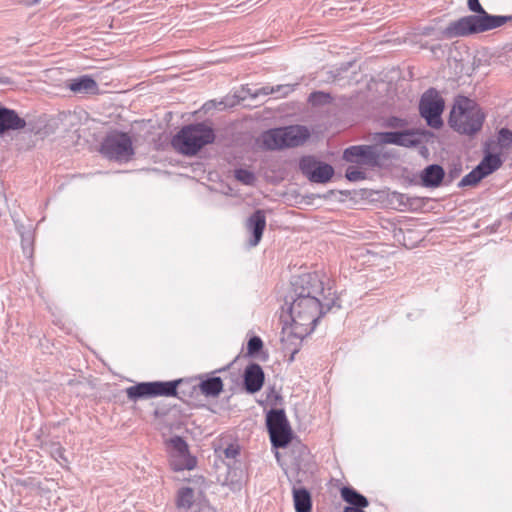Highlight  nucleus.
<instances>
[{
    "label": "nucleus",
    "mask_w": 512,
    "mask_h": 512,
    "mask_svg": "<svg viewBox=\"0 0 512 512\" xmlns=\"http://www.w3.org/2000/svg\"><path fill=\"white\" fill-rule=\"evenodd\" d=\"M292 285L295 297L288 308L291 324L283 328V334L303 340L314 331L320 317L331 310L333 302H323L324 285L317 273L300 275Z\"/></svg>",
    "instance_id": "1"
},
{
    "label": "nucleus",
    "mask_w": 512,
    "mask_h": 512,
    "mask_svg": "<svg viewBox=\"0 0 512 512\" xmlns=\"http://www.w3.org/2000/svg\"><path fill=\"white\" fill-rule=\"evenodd\" d=\"M468 9L473 15H467L450 22L442 31L444 39H454L479 34L501 27L512 19L511 16L490 15L479 0H468Z\"/></svg>",
    "instance_id": "2"
},
{
    "label": "nucleus",
    "mask_w": 512,
    "mask_h": 512,
    "mask_svg": "<svg viewBox=\"0 0 512 512\" xmlns=\"http://www.w3.org/2000/svg\"><path fill=\"white\" fill-rule=\"evenodd\" d=\"M485 117L484 112L474 100L458 96L451 109L448 123L456 132L472 136L481 130Z\"/></svg>",
    "instance_id": "3"
},
{
    "label": "nucleus",
    "mask_w": 512,
    "mask_h": 512,
    "mask_svg": "<svg viewBox=\"0 0 512 512\" xmlns=\"http://www.w3.org/2000/svg\"><path fill=\"white\" fill-rule=\"evenodd\" d=\"M215 140L214 130L204 123L184 126L172 138L175 150L186 156L196 155L205 145Z\"/></svg>",
    "instance_id": "4"
},
{
    "label": "nucleus",
    "mask_w": 512,
    "mask_h": 512,
    "mask_svg": "<svg viewBox=\"0 0 512 512\" xmlns=\"http://www.w3.org/2000/svg\"><path fill=\"white\" fill-rule=\"evenodd\" d=\"M309 137L310 132L305 126L292 125L265 131L261 141L267 150H281L301 146Z\"/></svg>",
    "instance_id": "5"
},
{
    "label": "nucleus",
    "mask_w": 512,
    "mask_h": 512,
    "mask_svg": "<svg viewBox=\"0 0 512 512\" xmlns=\"http://www.w3.org/2000/svg\"><path fill=\"white\" fill-rule=\"evenodd\" d=\"M388 158L381 143L374 145H353L343 152V159L370 168L379 167Z\"/></svg>",
    "instance_id": "6"
},
{
    "label": "nucleus",
    "mask_w": 512,
    "mask_h": 512,
    "mask_svg": "<svg viewBox=\"0 0 512 512\" xmlns=\"http://www.w3.org/2000/svg\"><path fill=\"white\" fill-rule=\"evenodd\" d=\"M182 380L175 381H154L140 382L136 385L126 388V395L130 401H138L140 399L153 398L158 396H177V386Z\"/></svg>",
    "instance_id": "7"
},
{
    "label": "nucleus",
    "mask_w": 512,
    "mask_h": 512,
    "mask_svg": "<svg viewBox=\"0 0 512 512\" xmlns=\"http://www.w3.org/2000/svg\"><path fill=\"white\" fill-rule=\"evenodd\" d=\"M266 425L274 447L284 448L290 443L292 430L283 409L270 410L266 416Z\"/></svg>",
    "instance_id": "8"
},
{
    "label": "nucleus",
    "mask_w": 512,
    "mask_h": 512,
    "mask_svg": "<svg viewBox=\"0 0 512 512\" xmlns=\"http://www.w3.org/2000/svg\"><path fill=\"white\" fill-rule=\"evenodd\" d=\"M101 153L110 160L128 161L134 155L131 137L124 132L108 135L101 144Z\"/></svg>",
    "instance_id": "9"
},
{
    "label": "nucleus",
    "mask_w": 512,
    "mask_h": 512,
    "mask_svg": "<svg viewBox=\"0 0 512 512\" xmlns=\"http://www.w3.org/2000/svg\"><path fill=\"white\" fill-rule=\"evenodd\" d=\"M444 107V99L434 88L428 89L421 96L419 102L420 115L426 120L427 124L434 129H440L443 126L441 115L444 111Z\"/></svg>",
    "instance_id": "10"
},
{
    "label": "nucleus",
    "mask_w": 512,
    "mask_h": 512,
    "mask_svg": "<svg viewBox=\"0 0 512 512\" xmlns=\"http://www.w3.org/2000/svg\"><path fill=\"white\" fill-rule=\"evenodd\" d=\"M374 139L381 144H395L403 147H416L422 142L420 135L414 130L377 133Z\"/></svg>",
    "instance_id": "11"
},
{
    "label": "nucleus",
    "mask_w": 512,
    "mask_h": 512,
    "mask_svg": "<svg viewBox=\"0 0 512 512\" xmlns=\"http://www.w3.org/2000/svg\"><path fill=\"white\" fill-rule=\"evenodd\" d=\"M266 227V215L264 210L258 209L253 212L246 221V229L251 234L248 241L251 247H255L261 241Z\"/></svg>",
    "instance_id": "12"
},
{
    "label": "nucleus",
    "mask_w": 512,
    "mask_h": 512,
    "mask_svg": "<svg viewBox=\"0 0 512 512\" xmlns=\"http://www.w3.org/2000/svg\"><path fill=\"white\" fill-rule=\"evenodd\" d=\"M265 375L261 366L257 363L249 364L243 375L245 390L254 394L261 390L264 384Z\"/></svg>",
    "instance_id": "13"
},
{
    "label": "nucleus",
    "mask_w": 512,
    "mask_h": 512,
    "mask_svg": "<svg viewBox=\"0 0 512 512\" xmlns=\"http://www.w3.org/2000/svg\"><path fill=\"white\" fill-rule=\"evenodd\" d=\"M26 126V121L12 109L0 105V135L9 130H20Z\"/></svg>",
    "instance_id": "14"
},
{
    "label": "nucleus",
    "mask_w": 512,
    "mask_h": 512,
    "mask_svg": "<svg viewBox=\"0 0 512 512\" xmlns=\"http://www.w3.org/2000/svg\"><path fill=\"white\" fill-rule=\"evenodd\" d=\"M445 177L444 169L438 164H431L423 169L420 178L422 185L427 188H436L441 185Z\"/></svg>",
    "instance_id": "15"
},
{
    "label": "nucleus",
    "mask_w": 512,
    "mask_h": 512,
    "mask_svg": "<svg viewBox=\"0 0 512 512\" xmlns=\"http://www.w3.org/2000/svg\"><path fill=\"white\" fill-rule=\"evenodd\" d=\"M67 86L72 92L81 94H93L98 90L96 81L88 75L71 79Z\"/></svg>",
    "instance_id": "16"
},
{
    "label": "nucleus",
    "mask_w": 512,
    "mask_h": 512,
    "mask_svg": "<svg viewBox=\"0 0 512 512\" xmlns=\"http://www.w3.org/2000/svg\"><path fill=\"white\" fill-rule=\"evenodd\" d=\"M342 499L349 503L352 508L363 509L369 505L368 499L352 487H343L341 489Z\"/></svg>",
    "instance_id": "17"
},
{
    "label": "nucleus",
    "mask_w": 512,
    "mask_h": 512,
    "mask_svg": "<svg viewBox=\"0 0 512 512\" xmlns=\"http://www.w3.org/2000/svg\"><path fill=\"white\" fill-rule=\"evenodd\" d=\"M293 500L296 512H310L312 507L311 496L305 488L293 489Z\"/></svg>",
    "instance_id": "18"
},
{
    "label": "nucleus",
    "mask_w": 512,
    "mask_h": 512,
    "mask_svg": "<svg viewBox=\"0 0 512 512\" xmlns=\"http://www.w3.org/2000/svg\"><path fill=\"white\" fill-rule=\"evenodd\" d=\"M501 165L502 160L499 155L488 153L476 167L485 178L486 176L499 169Z\"/></svg>",
    "instance_id": "19"
},
{
    "label": "nucleus",
    "mask_w": 512,
    "mask_h": 512,
    "mask_svg": "<svg viewBox=\"0 0 512 512\" xmlns=\"http://www.w3.org/2000/svg\"><path fill=\"white\" fill-rule=\"evenodd\" d=\"M202 394L208 397H217L223 390V382L220 377H210L199 384Z\"/></svg>",
    "instance_id": "20"
},
{
    "label": "nucleus",
    "mask_w": 512,
    "mask_h": 512,
    "mask_svg": "<svg viewBox=\"0 0 512 512\" xmlns=\"http://www.w3.org/2000/svg\"><path fill=\"white\" fill-rule=\"evenodd\" d=\"M334 175V169L330 164L320 162L309 177V181L314 183H327Z\"/></svg>",
    "instance_id": "21"
},
{
    "label": "nucleus",
    "mask_w": 512,
    "mask_h": 512,
    "mask_svg": "<svg viewBox=\"0 0 512 512\" xmlns=\"http://www.w3.org/2000/svg\"><path fill=\"white\" fill-rule=\"evenodd\" d=\"M197 464L196 458L190 454L179 457H171V466L175 471L192 470Z\"/></svg>",
    "instance_id": "22"
},
{
    "label": "nucleus",
    "mask_w": 512,
    "mask_h": 512,
    "mask_svg": "<svg viewBox=\"0 0 512 512\" xmlns=\"http://www.w3.org/2000/svg\"><path fill=\"white\" fill-rule=\"evenodd\" d=\"M168 446L171 449V457L185 456L189 453L188 445L183 438L175 436L169 439Z\"/></svg>",
    "instance_id": "23"
},
{
    "label": "nucleus",
    "mask_w": 512,
    "mask_h": 512,
    "mask_svg": "<svg viewBox=\"0 0 512 512\" xmlns=\"http://www.w3.org/2000/svg\"><path fill=\"white\" fill-rule=\"evenodd\" d=\"M194 502V490L190 487H183L178 491L177 506L179 508H190Z\"/></svg>",
    "instance_id": "24"
},
{
    "label": "nucleus",
    "mask_w": 512,
    "mask_h": 512,
    "mask_svg": "<svg viewBox=\"0 0 512 512\" xmlns=\"http://www.w3.org/2000/svg\"><path fill=\"white\" fill-rule=\"evenodd\" d=\"M320 162L313 156H303L299 161L301 173L308 179Z\"/></svg>",
    "instance_id": "25"
},
{
    "label": "nucleus",
    "mask_w": 512,
    "mask_h": 512,
    "mask_svg": "<svg viewBox=\"0 0 512 512\" xmlns=\"http://www.w3.org/2000/svg\"><path fill=\"white\" fill-rule=\"evenodd\" d=\"M483 174L475 167L471 172L465 175L458 183V187L475 186L483 179Z\"/></svg>",
    "instance_id": "26"
},
{
    "label": "nucleus",
    "mask_w": 512,
    "mask_h": 512,
    "mask_svg": "<svg viewBox=\"0 0 512 512\" xmlns=\"http://www.w3.org/2000/svg\"><path fill=\"white\" fill-rule=\"evenodd\" d=\"M235 178L244 185H253L256 178L255 175L246 169H236Z\"/></svg>",
    "instance_id": "27"
},
{
    "label": "nucleus",
    "mask_w": 512,
    "mask_h": 512,
    "mask_svg": "<svg viewBox=\"0 0 512 512\" xmlns=\"http://www.w3.org/2000/svg\"><path fill=\"white\" fill-rule=\"evenodd\" d=\"M497 139L501 148H509L512 145V131L508 128H501Z\"/></svg>",
    "instance_id": "28"
},
{
    "label": "nucleus",
    "mask_w": 512,
    "mask_h": 512,
    "mask_svg": "<svg viewBox=\"0 0 512 512\" xmlns=\"http://www.w3.org/2000/svg\"><path fill=\"white\" fill-rule=\"evenodd\" d=\"M345 176L349 181L356 182V181L364 180L366 178V173L364 171H362L361 169H359L358 167L349 166L346 169Z\"/></svg>",
    "instance_id": "29"
},
{
    "label": "nucleus",
    "mask_w": 512,
    "mask_h": 512,
    "mask_svg": "<svg viewBox=\"0 0 512 512\" xmlns=\"http://www.w3.org/2000/svg\"><path fill=\"white\" fill-rule=\"evenodd\" d=\"M263 347V342L260 337L253 336L249 339L247 343L248 354L254 355L257 354Z\"/></svg>",
    "instance_id": "30"
},
{
    "label": "nucleus",
    "mask_w": 512,
    "mask_h": 512,
    "mask_svg": "<svg viewBox=\"0 0 512 512\" xmlns=\"http://www.w3.org/2000/svg\"><path fill=\"white\" fill-rule=\"evenodd\" d=\"M285 89L284 94H287L293 90L291 85H279L276 88L274 87H263L259 90V92L255 93L254 96H258L259 94L269 95L275 92H279L280 90Z\"/></svg>",
    "instance_id": "31"
},
{
    "label": "nucleus",
    "mask_w": 512,
    "mask_h": 512,
    "mask_svg": "<svg viewBox=\"0 0 512 512\" xmlns=\"http://www.w3.org/2000/svg\"><path fill=\"white\" fill-rule=\"evenodd\" d=\"M240 453L239 445L230 444L224 449V455L226 458L235 459Z\"/></svg>",
    "instance_id": "32"
},
{
    "label": "nucleus",
    "mask_w": 512,
    "mask_h": 512,
    "mask_svg": "<svg viewBox=\"0 0 512 512\" xmlns=\"http://www.w3.org/2000/svg\"><path fill=\"white\" fill-rule=\"evenodd\" d=\"M328 99H330V95L320 91L313 92L309 96V100L313 103L326 102Z\"/></svg>",
    "instance_id": "33"
},
{
    "label": "nucleus",
    "mask_w": 512,
    "mask_h": 512,
    "mask_svg": "<svg viewBox=\"0 0 512 512\" xmlns=\"http://www.w3.org/2000/svg\"><path fill=\"white\" fill-rule=\"evenodd\" d=\"M387 126L391 128H402L407 125L406 120L398 117H390L387 119Z\"/></svg>",
    "instance_id": "34"
},
{
    "label": "nucleus",
    "mask_w": 512,
    "mask_h": 512,
    "mask_svg": "<svg viewBox=\"0 0 512 512\" xmlns=\"http://www.w3.org/2000/svg\"><path fill=\"white\" fill-rule=\"evenodd\" d=\"M51 454L56 461L60 462V460H64L65 462H67V460L64 457V449L61 446L53 447Z\"/></svg>",
    "instance_id": "35"
},
{
    "label": "nucleus",
    "mask_w": 512,
    "mask_h": 512,
    "mask_svg": "<svg viewBox=\"0 0 512 512\" xmlns=\"http://www.w3.org/2000/svg\"><path fill=\"white\" fill-rule=\"evenodd\" d=\"M462 169L461 167L457 168H453L451 169L449 172H448V182H452L455 178H457L460 173H461Z\"/></svg>",
    "instance_id": "36"
},
{
    "label": "nucleus",
    "mask_w": 512,
    "mask_h": 512,
    "mask_svg": "<svg viewBox=\"0 0 512 512\" xmlns=\"http://www.w3.org/2000/svg\"><path fill=\"white\" fill-rule=\"evenodd\" d=\"M344 512H365L361 509L352 508V507H345Z\"/></svg>",
    "instance_id": "37"
},
{
    "label": "nucleus",
    "mask_w": 512,
    "mask_h": 512,
    "mask_svg": "<svg viewBox=\"0 0 512 512\" xmlns=\"http://www.w3.org/2000/svg\"><path fill=\"white\" fill-rule=\"evenodd\" d=\"M511 215H512V212H511Z\"/></svg>",
    "instance_id": "38"
}]
</instances>
